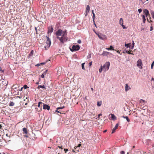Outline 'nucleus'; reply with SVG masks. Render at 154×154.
Listing matches in <instances>:
<instances>
[{"instance_id":"nucleus-1","label":"nucleus","mask_w":154,"mask_h":154,"mask_svg":"<svg viewBox=\"0 0 154 154\" xmlns=\"http://www.w3.org/2000/svg\"><path fill=\"white\" fill-rule=\"evenodd\" d=\"M56 34L57 36V38L61 42L64 43L67 41V33L66 31L62 32V30L59 29L56 32Z\"/></svg>"},{"instance_id":"nucleus-2","label":"nucleus","mask_w":154,"mask_h":154,"mask_svg":"<svg viewBox=\"0 0 154 154\" xmlns=\"http://www.w3.org/2000/svg\"><path fill=\"white\" fill-rule=\"evenodd\" d=\"M109 66L110 63L109 62H106L103 66V70L105 72L108 70L109 69Z\"/></svg>"},{"instance_id":"nucleus-3","label":"nucleus","mask_w":154,"mask_h":154,"mask_svg":"<svg viewBox=\"0 0 154 154\" xmlns=\"http://www.w3.org/2000/svg\"><path fill=\"white\" fill-rule=\"evenodd\" d=\"M80 48L79 45H73L72 47V48L70 49V50L72 51L73 52L74 51H76L79 50Z\"/></svg>"},{"instance_id":"nucleus-4","label":"nucleus","mask_w":154,"mask_h":154,"mask_svg":"<svg viewBox=\"0 0 154 154\" xmlns=\"http://www.w3.org/2000/svg\"><path fill=\"white\" fill-rule=\"evenodd\" d=\"M142 64V61L141 59H139L137 62V66L139 67L140 69H142V67L141 66Z\"/></svg>"},{"instance_id":"nucleus-5","label":"nucleus","mask_w":154,"mask_h":154,"mask_svg":"<svg viewBox=\"0 0 154 154\" xmlns=\"http://www.w3.org/2000/svg\"><path fill=\"white\" fill-rule=\"evenodd\" d=\"M143 13L146 15V17H147V16H149V18L151 19V17H150V14H149V12L148 10L146 9H145L143 10Z\"/></svg>"},{"instance_id":"nucleus-6","label":"nucleus","mask_w":154,"mask_h":154,"mask_svg":"<svg viewBox=\"0 0 154 154\" xmlns=\"http://www.w3.org/2000/svg\"><path fill=\"white\" fill-rule=\"evenodd\" d=\"M99 38L100 39L103 40H106L107 39V37L106 35L103 34H101L99 36Z\"/></svg>"},{"instance_id":"nucleus-7","label":"nucleus","mask_w":154,"mask_h":154,"mask_svg":"<svg viewBox=\"0 0 154 154\" xmlns=\"http://www.w3.org/2000/svg\"><path fill=\"white\" fill-rule=\"evenodd\" d=\"M111 53L107 51H103L101 55L103 56H108L109 55L111 54Z\"/></svg>"},{"instance_id":"nucleus-8","label":"nucleus","mask_w":154,"mask_h":154,"mask_svg":"<svg viewBox=\"0 0 154 154\" xmlns=\"http://www.w3.org/2000/svg\"><path fill=\"white\" fill-rule=\"evenodd\" d=\"M46 37L47 38V40L46 41V44H47V48H49L51 45V42L49 37L47 36Z\"/></svg>"},{"instance_id":"nucleus-9","label":"nucleus","mask_w":154,"mask_h":154,"mask_svg":"<svg viewBox=\"0 0 154 154\" xmlns=\"http://www.w3.org/2000/svg\"><path fill=\"white\" fill-rule=\"evenodd\" d=\"M48 33H51L53 31L54 29L52 26H49L48 27Z\"/></svg>"},{"instance_id":"nucleus-10","label":"nucleus","mask_w":154,"mask_h":154,"mask_svg":"<svg viewBox=\"0 0 154 154\" xmlns=\"http://www.w3.org/2000/svg\"><path fill=\"white\" fill-rule=\"evenodd\" d=\"M90 11V7L88 5H87L86 8V10L85 11V16H86L89 13Z\"/></svg>"},{"instance_id":"nucleus-11","label":"nucleus","mask_w":154,"mask_h":154,"mask_svg":"<svg viewBox=\"0 0 154 154\" xmlns=\"http://www.w3.org/2000/svg\"><path fill=\"white\" fill-rule=\"evenodd\" d=\"M50 108V107L47 104L43 105V109H47L49 110Z\"/></svg>"},{"instance_id":"nucleus-12","label":"nucleus","mask_w":154,"mask_h":154,"mask_svg":"<svg viewBox=\"0 0 154 154\" xmlns=\"http://www.w3.org/2000/svg\"><path fill=\"white\" fill-rule=\"evenodd\" d=\"M23 134H27L28 133L27 129L26 128H23Z\"/></svg>"},{"instance_id":"nucleus-13","label":"nucleus","mask_w":154,"mask_h":154,"mask_svg":"<svg viewBox=\"0 0 154 154\" xmlns=\"http://www.w3.org/2000/svg\"><path fill=\"white\" fill-rule=\"evenodd\" d=\"M131 89V88L128 85V84H125V90L126 91H127L128 90H130Z\"/></svg>"},{"instance_id":"nucleus-14","label":"nucleus","mask_w":154,"mask_h":154,"mask_svg":"<svg viewBox=\"0 0 154 154\" xmlns=\"http://www.w3.org/2000/svg\"><path fill=\"white\" fill-rule=\"evenodd\" d=\"M106 49L108 50H115L112 45H110L109 48H106Z\"/></svg>"},{"instance_id":"nucleus-15","label":"nucleus","mask_w":154,"mask_h":154,"mask_svg":"<svg viewBox=\"0 0 154 154\" xmlns=\"http://www.w3.org/2000/svg\"><path fill=\"white\" fill-rule=\"evenodd\" d=\"M125 46L127 48H130L131 49L132 46L131 45V44L129 43L128 44H125Z\"/></svg>"},{"instance_id":"nucleus-16","label":"nucleus","mask_w":154,"mask_h":154,"mask_svg":"<svg viewBox=\"0 0 154 154\" xmlns=\"http://www.w3.org/2000/svg\"><path fill=\"white\" fill-rule=\"evenodd\" d=\"M42 103L41 102H40L38 103V107L39 108L42 107Z\"/></svg>"},{"instance_id":"nucleus-17","label":"nucleus","mask_w":154,"mask_h":154,"mask_svg":"<svg viewBox=\"0 0 154 154\" xmlns=\"http://www.w3.org/2000/svg\"><path fill=\"white\" fill-rule=\"evenodd\" d=\"M123 19L122 18H120V20H119V24L120 25H122V24H123Z\"/></svg>"},{"instance_id":"nucleus-18","label":"nucleus","mask_w":154,"mask_h":154,"mask_svg":"<svg viewBox=\"0 0 154 154\" xmlns=\"http://www.w3.org/2000/svg\"><path fill=\"white\" fill-rule=\"evenodd\" d=\"M142 19L143 20V22L144 23H145L146 21V19L145 17V15H142Z\"/></svg>"},{"instance_id":"nucleus-19","label":"nucleus","mask_w":154,"mask_h":154,"mask_svg":"<svg viewBox=\"0 0 154 154\" xmlns=\"http://www.w3.org/2000/svg\"><path fill=\"white\" fill-rule=\"evenodd\" d=\"M37 88L38 89H39L40 88L45 89L46 88L44 86V85L42 86L41 85H38Z\"/></svg>"},{"instance_id":"nucleus-20","label":"nucleus","mask_w":154,"mask_h":154,"mask_svg":"<svg viewBox=\"0 0 154 154\" xmlns=\"http://www.w3.org/2000/svg\"><path fill=\"white\" fill-rule=\"evenodd\" d=\"M111 118L112 119H116V117L114 114H111Z\"/></svg>"},{"instance_id":"nucleus-21","label":"nucleus","mask_w":154,"mask_h":154,"mask_svg":"<svg viewBox=\"0 0 154 154\" xmlns=\"http://www.w3.org/2000/svg\"><path fill=\"white\" fill-rule=\"evenodd\" d=\"M123 117L125 119H126L127 121H128V122H129L130 121V119H129L128 117V116H123Z\"/></svg>"},{"instance_id":"nucleus-22","label":"nucleus","mask_w":154,"mask_h":154,"mask_svg":"<svg viewBox=\"0 0 154 154\" xmlns=\"http://www.w3.org/2000/svg\"><path fill=\"white\" fill-rule=\"evenodd\" d=\"M14 103L13 102L11 101L10 102L9 105L10 106H14Z\"/></svg>"},{"instance_id":"nucleus-23","label":"nucleus","mask_w":154,"mask_h":154,"mask_svg":"<svg viewBox=\"0 0 154 154\" xmlns=\"http://www.w3.org/2000/svg\"><path fill=\"white\" fill-rule=\"evenodd\" d=\"M131 51H132L131 50H129V51L126 50L125 52H126V53L128 54H131Z\"/></svg>"},{"instance_id":"nucleus-24","label":"nucleus","mask_w":154,"mask_h":154,"mask_svg":"<svg viewBox=\"0 0 154 154\" xmlns=\"http://www.w3.org/2000/svg\"><path fill=\"white\" fill-rule=\"evenodd\" d=\"M12 89L14 91L17 89V87L15 85H14L12 86Z\"/></svg>"},{"instance_id":"nucleus-25","label":"nucleus","mask_w":154,"mask_h":154,"mask_svg":"<svg viewBox=\"0 0 154 154\" xmlns=\"http://www.w3.org/2000/svg\"><path fill=\"white\" fill-rule=\"evenodd\" d=\"M118 126H119L118 124H116V126H115V127L114 128H113V129H114L115 130H116Z\"/></svg>"},{"instance_id":"nucleus-26","label":"nucleus","mask_w":154,"mask_h":154,"mask_svg":"<svg viewBox=\"0 0 154 154\" xmlns=\"http://www.w3.org/2000/svg\"><path fill=\"white\" fill-rule=\"evenodd\" d=\"M2 83L3 84H5L6 85H7L8 84V82H6V81H2Z\"/></svg>"},{"instance_id":"nucleus-27","label":"nucleus","mask_w":154,"mask_h":154,"mask_svg":"<svg viewBox=\"0 0 154 154\" xmlns=\"http://www.w3.org/2000/svg\"><path fill=\"white\" fill-rule=\"evenodd\" d=\"M103 69V68L102 66H101L100 68L99 69V72H101L102 71Z\"/></svg>"},{"instance_id":"nucleus-28","label":"nucleus","mask_w":154,"mask_h":154,"mask_svg":"<svg viewBox=\"0 0 154 154\" xmlns=\"http://www.w3.org/2000/svg\"><path fill=\"white\" fill-rule=\"evenodd\" d=\"M102 103L101 102H98L97 103V105L100 106L101 105Z\"/></svg>"},{"instance_id":"nucleus-29","label":"nucleus","mask_w":154,"mask_h":154,"mask_svg":"<svg viewBox=\"0 0 154 154\" xmlns=\"http://www.w3.org/2000/svg\"><path fill=\"white\" fill-rule=\"evenodd\" d=\"M23 88L25 89H26L27 88H29V87H28L26 85H24Z\"/></svg>"},{"instance_id":"nucleus-30","label":"nucleus","mask_w":154,"mask_h":154,"mask_svg":"<svg viewBox=\"0 0 154 154\" xmlns=\"http://www.w3.org/2000/svg\"><path fill=\"white\" fill-rule=\"evenodd\" d=\"M85 64V63H83L82 64V69H85V67H84V64Z\"/></svg>"},{"instance_id":"nucleus-31","label":"nucleus","mask_w":154,"mask_h":154,"mask_svg":"<svg viewBox=\"0 0 154 154\" xmlns=\"http://www.w3.org/2000/svg\"><path fill=\"white\" fill-rule=\"evenodd\" d=\"M64 108V106L60 107L57 108V110L59 109H62L63 108Z\"/></svg>"},{"instance_id":"nucleus-32","label":"nucleus","mask_w":154,"mask_h":154,"mask_svg":"<svg viewBox=\"0 0 154 154\" xmlns=\"http://www.w3.org/2000/svg\"><path fill=\"white\" fill-rule=\"evenodd\" d=\"M134 42H133V43L132 44V45H131L132 46L131 47V49H132L134 48Z\"/></svg>"},{"instance_id":"nucleus-33","label":"nucleus","mask_w":154,"mask_h":154,"mask_svg":"<svg viewBox=\"0 0 154 154\" xmlns=\"http://www.w3.org/2000/svg\"><path fill=\"white\" fill-rule=\"evenodd\" d=\"M151 14L152 17L154 19V11L151 13Z\"/></svg>"},{"instance_id":"nucleus-34","label":"nucleus","mask_w":154,"mask_h":154,"mask_svg":"<svg viewBox=\"0 0 154 154\" xmlns=\"http://www.w3.org/2000/svg\"><path fill=\"white\" fill-rule=\"evenodd\" d=\"M93 21L94 22V20L95 18V14L94 13H93Z\"/></svg>"},{"instance_id":"nucleus-35","label":"nucleus","mask_w":154,"mask_h":154,"mask_svg":"<svg viewBox=\"0 0 154 154\" xmlns=\"http://www.w3.org/2000/svg\"><path fill=\"white\" fill-rule=\"evenodd\" d=\"M74 148H75L74 149L72 150V151L75 153H77V152L76 151V150H75V149H76V148L75 147Z\"/></svg>"},{"instance_id":"nucleus-36","label":"nucleus","mask_w":154,"mask_h":154,"mask_svg":"<svg viewBox=\"0 0 154 154\" xmlns=\"http://www.w3.org/2000/svg\"><path fill=\"white\" fill-rule=\"evenodd\" d=\"M154 63V61L152 62L151 65V68L152 69L153 68Z\"/></svg>"},{"instance_id":"nucleus-37","label":"nucleus","mask_w":154,"mask_h":154,"mask_svg":"<svg viewBox=\"0 0 154 154\" xmlns=\"http://www.w3.org/2000/svg\"><path fill=\"white\" fill-rule=\"evenodd\" d=\"M81 144L80 143L78 144V145L77 146H76L75 147L77 148V147H80V146H81Z\"/></svg>"},{"instance_id":"nucleus-38","label":"nucleus","mask_w":154,"mask_h":154,"mask_svg":"<svg viewBox=\"0 0 154 154\" xmlns=\"http://www.w3.org/2000/svg\"><path fill=\"white\" fill-rule=\"evenodd\" d=\"M44 74H42L41 75V77L42 78H44L45 77V75Z\"/></svg>"},{"instance_id":"nucleus-39","label":"nucleus","mask_w":154,"mask_h":154,"mask_svg":"<svg viewBox=\"0 0 154 154\" xmlns=\"http://www.w3.org/2000/svg\"><path fill=\"white\" fill-rule=\"evenodd\" d=\"M121 25L122 26L123 29L126 28V27L124 25H123V24H122V25Z\"/></svg>"},{"instance_id":"nucleus-40","label":"nucleus","mask_w":154,"mask_h":154,"mask_svg":"<svg viewBox=\"0 0 154 154\" xmlns=\"http://www.w3.org/2000/svg\"><path fill=\"white\" fill-rule=\"evenodd\" d=\"M138 11L139 13H141L142 11V10L141 9H138Z\"/></svg>"},{"instance_id":"nucleus-41","label":"nucleus","mask_w":154,"mask_h":154,"mask_svg":"<svg viewBox=\"0 0 154 154\" xmlns=\"http://www.w3.org/2000/svg\"><path fill=\"white\" fill-rule=\"evenodd\" d=\"M57 147L61 149H63L62 146H58Z\"/></svg>"},{"instance_id":"nucleus-42","label":"nucleus","mask_w":154,"mask_h":154,"mask_svg":"<svg viewBox=\"0 0 154 154\" xmlns=\"http://www.w3.org/2000/svg\"><path fill=\"white\" fill-rule=\"evenodd\" d=\"M48 71V70H46L44 72L43 74H44L45 75L47 73V72Z\"/></svg>"},{"instance_id":"nucleus-43","label":"nucleus","mask_w":154,"mask_h":154,"mask_svg":"<svg viewBox=\"0 0 154 154\" xmlns=\"http://www.w3.org/2000/svg\"><path fill=\"white\" fill-rule=\"evenodd\" d=\"M64 150L65 151V153H66L68 151V149H64Z\"/></svg>"},{"instance_id":"nucleus-44","label":"nucleus","mask_w":154,"mask_h":154,"mask_svg":"<svg viewBox=\"0 0 154 154\" xmlns=\"http://www.w3.org/2000/svg\"><path fill=\"white\" fill-rule=\"evenodd\" d=\"M77 42L78 43L80 44L81 43V41L80 40H79Z\"/></svg>"},{"instance_id":"nucleus-45","label":"nucleus","mask_w":154,"mask_h":154,"mask_svg":"<svg viewBox=\"0 0 154 154\" xmlns=\"http://www.w3.org/2000/svg\"><path fill=\"white\" fill-rule=\"evenodd\" d=\"M23 88V87H22L21 88H20V89H18V90H17V91L19 90V91H22Z\"/></svg>"},{"instance_id":"nucleus-46","label":"nucleus","mask_w":154,"mask_h":154,"mask_svg":"<svg viewBox=\"0 0 154 154\" xmlns=\"http://www.w3.org/2000/svg\"><path fill=\"white\" fill-rule=\"evenodd\" d=\"M125 152L124 151H122L121 152V154H125Z\"/></svg>"},{"instance_id":"nucleus-47","label":"nucleus","mask_w":154,"mask_h":154,"mask_svg":"<svg viewBox=\"0 0 154 154\" xmlns=\"http://www.w3.org/2000/svg\"><path fill=\"white\" fill-rule=\"evenodd\" d=\"M115 130L114 129H113L112 130V134H113V133H114L115 132Z\"/></svg>"},{"instance_id":"nucleus-48","label":"nucleus","mask_w":154,"mask_h":154,"mask_svg":"<svg viewBox=\"0 0 154 154\" xmlns=\"http://www.w3.org/2000/svg\"><path fill=\"white\" fill-rule=\"evenodd\" d=\"M153 29V28L152 27V26H151L150 27V31H151Z\"/></svg>"},{"instance_id":"nucleus-49","label":"nucleus","mask_w":154,"mask_h":154,"mask_svg":"<svg viewBox=\"0 0 154 154\" xmlns=\"http://www.w3.org/2000/svg\"><path fill=\"white\" fill-rule=\"evenodd\" d=\"M102 115V114L101 113L99 114L98 115V117L99 118L100 117V116H101Z\"/></svg>"},{"instance_id":"nucleus-50","label":"nucleus","mask_w":154,"mask_h":154,"mask_svg":"<svg viewBox=\"0 0 154 154\" xmlns=\"http://www.w3.org/2000/svg\"><path fill=\"white\" fill-rule=\"evenodd\" d=\"M33 50H32L31 51L30 53V54H33Z\"/></svg>"},{"instance_id":"nucleus-51","label":"nucleus","mask_w":154,"mask_h":154,"mask_svg":"<svg viewBox=\"0 0 154 154\" xmlns=\"http://www.w3.org/2000/svg\"><path fill=\"white\" fill-rule=\"evenodd\" d=\"M92 64V62H90L89 63V66H91V65Z\"/></svg>"},{"instance_id":"nucleus-52","label":"nucleus","mask_w":154,"mask_h":154,"mask_svg":"<svg viewBox=\"0 0 154 154\" xmlns=\"http://www.w3.org/2000/svg\"><path fill=\"white\" fill-rule=\"evenodd\" d=\"M75 150H76V151L77 152L79 151V149H76Z\"/></svg>"},{"instance_id":"nucleus-53","label":"nucleus","mask_w":154,"mask_h":154,"mask_svg":"<svg viewBox=\"0 0 154 154\" xmlns=\"http://www.w3.org/2000/svg\"><path fill=\"white\" fill-rule=\"evenodd\" d=\"M91 91L93 92L94 91V89L93 88H91Z\"/></svg>"},{"instance_id":"nucleus-54","label":"nucleus","mask_w":154,"mask_h":154,"mask_svg":"<svg viewBox=\"0 0 154 154\" xmlns=\"http://www.w3.org/2000/svg\"><path fill=\"white\" fill-rule=\"evenodd\" d=\"M101 34L100 33V34H97V35H98V37H99V36H100V35Z\"/></svg>"},{"instance_id":"nucleus-55","label":"nucleus","mask_w":154,"mask_h":154,"mask_svg":"<svg viewBox=\"0 0 154 154\" xmlns=\"http://www.w3.org/2000/svg\"><path fill=\"white\" fill-rule=\"evenodd\" d=\"M36 34H38V31H36Z\"/></svg>"},{"instance_id":"nucleus-56","label":"nucleus","mask_w":154,"mask_h":154,"mask_svg":"<svg viewBox=\"0 0 154 154\" xmlns=\"http://www.w3.org/2000/svg\"><path fill=\"white\" fill-rule=\"evenodd\" d=\"M117 52L118 53H120V52H119V50L117 51Z\"/></svg>"},{"instance_id":"nucleus-57","label":"nucleus","mask_w":154,"mask_h":154,"mask_svg":"<svg viewBox=\"0 0 154 154\" xmlns=\"http://www.w3.org/2000/svg\"><path fill=\"white\" fill-rule=\"evenodd\" d=\"M35 30L36 31H37V28H36V27H35Z\"/></svg>"},{"instance_id":"nucleus-58","label":"nucleus","mask_w":154,"mask_h":154,"mask_svg":"<svg viewBox=\"0 0 154 154\" xmlns=\"http://www.w3.org/2000/svg\"><path fill=\"white\" fill-rule=\"evenodd\" d=\"M25 137H28V136L27 135H24V136Z\"/></svg>"},{"instance_id":"nucleus-59","label":"nucleus","mask_w":154,"mask_h":154,"mask_svg":"<svg viewBox=\"0 0 154 154\" xmlns=\"http://www.w3.org/2000/svg\"><path fill=\"white\" fill-rule=\"evenodd\" d=\"M45 63H42L41 64H42V65H44V64H45Z\"/></svg>"},{"instance_id":"nucleus-60","label":"nucleus","mask_w":154,"mask_h":154,"mask_svg":"<svg viewBox=\"0 0 154 154\" xmlns=\"http://www.w3.org/2000/svg\"><path fill=\"white\" fill-rule=\"evenodd\" d=\"M56 112H58L60 113V112H59V111H58V110H56Z\"/></svg>"},{"instance_id":"nucleus-61","label":"nucleus","mask_w":154,"mask_h":154,"mask_svg":"<svg viewBox=\"0 0 154 154\" xmlns=\"http://www.w3.org/2000/svg\"><path fill=\"white\" fill-rule=\"evenodd\" d=\"M152 80L154 81V78H152Z\"/></svg>"},{"instance_id":"nucleus-62","label":"nucleus","mask_w":154,"mask_h":154,"mask_svg":"<svg viewBox=\"0 0 154 154\" xmlns=\"http://www.w3.org/2000/svg\"><path fill=\"white\" fill-rule=\"evenodd\" d=\"M2 125H0V129L1 128H2Z\"/></svg>"},{"instance_id":"nucleus-63","label":"nucleus","mask_w":154,"mask_h":154,"mask_svg":"<svg viewBox=\"0 0 154 154\" xmlns=\"http://www.w3.org/2000/svg\"><path fill=\"white\" fill-rule=\"evenodd\" d=\"M92 14H93V13H94V10H92Z\"/></svg>"},{"instance_id":"nucleus-64","label":"nucleus","mask_w":154,"mask_h":154,"mask_svg":"<svg viewBox=\"0 0 154 154\" xmlns=\"http://www.w3.org/2000/svg\"><path fill=\"white\" fill-rule=\"evenodd\" d=\"M1 154H5V153H4V152H2V153H1Z\"/></svg>"}]
</instances>
